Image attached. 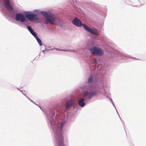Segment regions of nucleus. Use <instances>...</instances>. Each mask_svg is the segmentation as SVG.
Listing matches in <instances>:
<instances>
[{
    "mask_svg": "<svg viewBox=\"0 0 146 146\" xmlns=\"http://www.w3.org/2000/svg\"><path fill=\"white\" fill-rule=\"evenodd\" d=\"M93 79V77L92 76H90L88 80V82L91 83Z\"/></svg>",
    "mask_w": 146,
    "mask_h": 146,
    "instance_id": "obj_11",
    "label": "nucleus"
},
{
    "mask_svg": "<svg viewBox=\"0 0 146 146\" xmlns=\"http://www.w3.org/2000/svg\"><path fill=\"white\" fill-rule=\"evenodd\" d=\"M96 94V92H94L91 93L89 95V97H90V96H92L95 95Z\"/></svg>",
    "mask_w": 146,
    "mask_h": 146,
    "instance_id": "obj_13",
    "label": "nucleus"
},
{
    "mask_svg": "<svg viewBox=\"0 0 146 146\" xmlns=\"http://www.w3.org/2000/svg\"><path fill=\"white\" fill-rule=\"evenodd\" d=\"M84 101V99L83 98L80 99L78 102L79 105L81 107L84 106L85 105V103Z\"/></svg>",
    "mask_w": 146,
    "mask_h": 146,
    "instance_id": "obj_8",
    "label": "nucleus"
},
{
    "mask_svg": "<svg viewBox=\"0 0 146 146\" xmlns=\"http://www.w3.org/2000/svg\"><path fill=\"white\" fill-rule=\"evenodd\" d=\"M73 103L70 100H68L66 103V108H68L69 106L73 104Z\"/></svg>",
    "mask_w": 146,
    "mask_h": 146,
    "instance_id": "obj_9",
    "label": "nucleus"
},
{
    "mask_svg": "<svg viewBox=\"0 0 146 146\" xmlns=\"http://www.w3.org/2000/svg\"><path fill=\"white\" fill-rule=\"evenodd\" d=\"M16 19L17 21L20 20L21 22H24L25 21V18L24 15L22 14H17L16 16Z\"/></svg>",
    "mask_w": 146,
    "mask_h": 146,
    "instance_id": "obj_6",
    "label": "nucleus"
},
{
    "mask_svg": "<svg viewBox=\"0 0 146 146\" xmlns=\"http://www.w3.org/2000/svg\"><path fill=\"white\" fill-rule=\"evenodd\" d=\"M64 123H65L64 122H61V123H60V128H61V129H62V127L63 126Z\"/></svg>",
    "mask_w": 146,
    "mask_h": 146,
    "instance_id": "obj_16",
    "label": "nucleus"
},
{
    "mask_svg": "<svg viewBox=\"0 0 146 146\" xmlns=\"http://www.w3.org/2000/svg\"><path fill=\"white\" fill-rule=\"evenodd\" d=\"M73 24L77 27H81L82 25L83 28L90 33L95 35H98V33L97 30L96 29H92L86 25L82 24L81 21L77 18H75L72 21Z\"/></svg>",
    "mask_w": 146,
    "mask_h": 146,
    "instance_id": "obj_2",
    "label": "nucleus"
},
{
    "mask_svg": "<svg viewBox=\"0 0 146 146\" xmlns=\"http://www.w3.org/2000/svg\"><path fill=\"white\" fill-rule=\"evenodd\" d=\"M4 7L8 10H12L13 8L11 6L9 0H3Z\"/></svg>",
    "mask_w": 146,
    "mask_h": 146,
    "instance_id": "obj_5",
    "label": "nucleus"
},
{
    "mask_svg": "<svg viewBox=\"0 0 146 146\" xmlns=\"http://www.w3.org/2000/svg\"><path fill=\"white\" fill-rule=\"evenodd\" d=\"M41 13L46 19L45 23L46 24L49 23L52 25L57 24L56 18L54 14L50 12L42 11Z\"/></svg>",
    "mask_w": 146,
    "mask_h": 146,
    "instance_id": "obj_1",
    "label": "nucleus"
},
{
    "mask_svg": "<svg viewBox=\"0 0 146 146\" xmlns=\"http://www.w3.org/2000/svg\"><path fill=\"white\" fill-rule=\"evenodd\" d=\"M89 94L88 91H85L84 92V96H87Z\"/></svg>",
    "mask_w": 146,
    "mask_h": 146,
    "instance_id": "obj_15",
    "label": "nucleus"
},
{
    "mask_svg": "<svg viewBox=\"0 0 146 146\" xmlns=\"http://www.w3.org/2000/svg\"><path fill=\"white\" fill-rule=\"evenodd\" d=\"M90 52L92 54L101 56L103 54V50L96 47H93L90 49Z\"/></svg>",
    "mask_w": 146,
    "mask_h": 146,
    "instance_id": "obj_3",
    "label": "nucleus"
},
{
    "mask_svg": "<svg viewBox=\"0 0 146 146\" xmlns=\"http://www.w3.org/2000/svg\"><path fill=\"white\" fill-rule=\"evenodd\" d=\"M31 33L35 37V38H36L37 36L36 34L34 31L32 32Z\"/></svg>",
    "mask_w": 146,
    "mask_h": 146,
    "instance_id": "obj_12",
    "label": "nucleus"
},
{
    "mask_svg": "<svg viewBox=\"0 0 146 146\" xmlns=\"http://www.w3.org/2000/svg\"><path fill=\"white\" fill-rule=\"evenodd\" d=\"M56 137L58 141L59 144L60 145H62L63 144V138L62 135L61 133H60L57 135H56Z\"/></svg>",
    "mask_w": 146,
    "mask_h": 146,
    "instance_id": "obj_7",
    "label": "nucleus"
},
{
    "mask_svg": "<svg viewBox=\"0 0 146 146\" xmlns=\"http://www.w3.org/2000/svg\"><path fill=\"white\" fill-rule=\"evenodd\" d=\"M36 40H37V42H38V43L40 44V45L42 43V42L41 41V40H40V39L37 36L36 38H35Z\"/></svg>",
    "mask_w": 146,
    "mask_h": 146,
    "instance_id": "obj_10",
    "label": "nucleus"
},
{
    "mask_svg": "<svg viewBox=\"0 0 146 146\" xmlns=\"http://www.w3.org/2000/svg\"><path fill=\"white\" fill-rule=\"evenodd\" d=\"M27 28L31 33L33 31L31 27L30 26H28Z\"/></svg>",
    "mask_w": 146,
    "mask_h": 146,
    "instance_id": "obj_14",
    "label": "nucleus"
},
{
    "mask_svg": "<svg viewBox=\"0 0 146 146\" xmlns=\"http://www.w3.org/2000/svg\"><path fill=\"white\" fill-rule=\"evenodd\" d=\"M25 16L28 19L31 21L36 20L38 19V17H36L35 14L27 13L26 14Z\"/></svg>",
    "mask_w": 146,
    "mask_h": 146,
    "instance_id": "obj_4",
    "label": "nucleus"
}]
</instances>
